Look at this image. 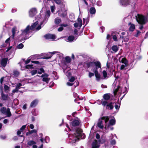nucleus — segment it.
<instances>
[{
	"label": "nucleus",
	"instance_id": "obj_41",
	"mask_svg": "<svg viewBox=\"0 0 148 148\" xmlns=\"http://www.w3.org/2000/svg\"><path fill=\"white\" fill-rule=\"evenodd\" d=\"M43 22H42L40 24V25H39L36 28V30L37 31H38L39 30H40L42 27H41V25H42V24H43Z\"/></svg>",
	"mask_w": 148,
	"mask_h": 148
},
{
	"label": "nucleus",
	"instance_id": "obj_33",
	"mask_svg": "<svg viewBox=\"0 0 148 148\" xmlns=\"http://www.w3.org/2000/svg\"><path fill=\"white\" fill-rule=\"evenodd\" d=\"M35 144H36V142L32 140L29 141L27 143L28 145L29 146H32L35 145Z\"/></svg>",
	"mask_w": 148,
	"mask_h": 148
},
{
	"label": "nucleus",
	"instance_id": "obj_60",
	"mask_svg": "<svg viewBox=\"0 0 148 148\" xmlns=\"http://www.w3.org/2000/svg\"><path fill=\"white\" fill-rule=\"evenodd\" d=\"M31 62L32 63L37 64H39L40 63V62L38 61H32Z\"/></svg>",
	"mask_w": 148,
	"mask_h": 148
},
{
	"label": "nucleus",
	"instance_id": "obj_28",
	"mask_svg": "<svg viewBox=\"0 0 148 148\" xmlns=\"http://www.w3.org/2000/svg\"><path fill=\"white\" fill-rule=\"evenodd\" d=\"M114 107V106L112 103H110L107 105V108L110 110L112 109Z\"/></svg>",
	"mask_w": 148,
	"mask_h": 148
},
{
	"label": "nucleus",
	"instance_id": "obj_6",
	"mask_svg": "<svg viewBox=\"0 0 148 148\" xmlns=\"http://www.w3.org/2000/svg\"><path fill=\"white\" fill-rule=\"evenodd\" d=\"M38 23V21H36L31 25L30 27L29 25L27 26L25 29L22 30L21 35H24L29 32H30V30L34 29Z\"/></svg>",
	"mask_w": 148,
	"mask_h": 148
},
{
	"label": "nucleus",
	"instance_id": "obj_1",
	"mask_svg": "<svg viewBox=\"0 0 148 148\" xmlns=\"http://www.w3.org/2000/svg\"><path fill=\"white\" fill-rule=\"evenodd\" d=\"M109 119V118L108 116H105L102 117L99 119V121L97 123L98 127L101 129H103L105 125V129H110V130H112L113 127L112 126L114 125L115 123V120L114 118L110 120L108 123V121Z\"/></svg>",
	"mask_w": 148,
	"mask_h": 148
},
{
	"label": "nucleus",
	"instance_id": "obj_30",
	"mask_svg": "<svg viewBox=\"0 0 148 148\" xmlns=\"http://www.w3.org/2000/svg\"><path fill=\"white\" fill-rule=\"evenodd\" d=\"M102 104L104 107L107 106V105L108 104L106 100H104L103 99H102Z\"/></svg>",
	"mask_w": 148,
	"mask_h": 148
},
{
	"label": "nucleus",
	"instance_id": "obj_56",
	"mask_svg": "<svg viewBox=\"0 0 148 148\" xmlns=\"http://www.w3.org/2000/svg\"><path fill=\"white\" fill-rule=\"evenodd\" d=\"M5 77H2L1 79H0V83L1 84H2L3 83V80H4V78H5Z\"/></svg>",
	"mask_w": 148,
	"mask_h": 148
},
{
	"label": "nucleus",
	"instance_id": "obj_47",
	"mask_svg": "<svg viewBox=\"0 0 148 148\" xmlns=\"http://www.w3.org/2000/svg\"><path fill=\"white\" fill-rule=\"evenodd\" d=\"M103 76L105 78H106L107 77V73L106 71H103Z\"/></svg>",
	"mask_w": 148,
	"mask_h": 148
},
{
	"label": "nucleus",
	"instance_id": "obj_39",
	"mask_svg": "<svg viewBox=\"0 0 148 148\" xmlns=\"http://www.w3.org/2000/svg\"><path fill=\"white\" fill-rule=\"evenodd\" d=\"M22 86V84L20 83H19L17 84L16 86V88L18 90L21 88V87Z\"/></svg>",
	"mask_w": 148,
	"mask_h": 148
},
{
	"label": "nucleus",
	"instance_id": "obj_59",
	"mask_svg": "<svg viewBox=\"0 0 148 148\" xmlns=\"http://www.w3.org/2000/svg\"><path fill=\"white\" fill-rule=\"evenodd\" d=\"M114 41H117V37L115 35L113 36L112 37Z\"/></svg>",
	"mask_w": 148,
	"mask_h": 148
},
{
	"label": "nucleus",
	"instance_id": "obj_44",
	"mask_svg": "<svg viewBox=\"0 0 148 148\" xmlns=\"http://www.w3.org/2000/svg\"><path fill=\"white\" fill-rule=\"evenodd\" d=\"M38 74H41L44 72V70L42 68H41L40 69V71H38Z\"/></svg>",
	"mask_w": 148,
	"mask_h": 148
},
{
	"label": "nucleus",
	"instance_id": "obj_45",
	"mask_svg": "<svg viewBox=\"0 0 148 148\" xmlns=\"http://www.w3.org/2000/svg\"><path fill=\"white\" fill-rule=\"evenodd\" d=\"M49 76V75L47 74L44 73L42 74L41 76V77L42 78H48Z\"/></svg>",
	"mask_w": 148,
	"mask_h": 148
},
{
	"label": "nucleus",
	"instance_id": "obj_9",
	"mask_svg": "<svg viewBox=\"0 0 148 148\" xmlns=\"http://www.w3.org/2000/svg\"><path fill=\"white\" fill-rule=\"evenodd\" d=\"M0 111L3 114L6 115L8 117H10L11 115L10 109L9 108L6 109L5 108L2 107Z\"/></svg>",
	"mask_w": 148,
	"mask_h": 148
},
{
	"label": "nucleus",
	"instance_id": "obj_22",
	"mask_svg": "<svg viewBox=\"0 0 148 148\" xmlns=\"http://www.w3.org/2000/svg\"><path fill=\"white\" fill-rule=\"evenodd\" d=\"M38 102V100L37 99H35L31 103L30 106L31 107H34L37 104Z\"/></svg>",
	"mask_w": 148,
	"mask_h": 148
},
{
	"label": "nucleus",
	"instance_id": "obj_49",
	"mask_svg": "<svg viewBox=\"0 0 148 148\" xmlns=\"http://www.w3.org/2000/svg\"><path fill=\"white\" fill-rule=\"evenodd\" d=\"M32 65H27L25 67L26 69H29L33 68Z\"/></svg>",
	"mask_w": 148,
	"mask_h": 148
},
{
	"label": "nucleus",
	"instance_id": "obj_18",
	"mask_svg": "<svg viewBox=\"0 0 148 148\" xmlns=\"http://www.w3.org/2000/svg\"><path fill=\"white\" fill-rule=\"evenodd\" d=\"M14 49L12 48V46L9 47L5 51L6 53L8 56L10 55L14 51Z\"/></svg>",
	"mask_w": 148,
	"mask_h": 148
},
{
	"label": "nucleus",
	"instance_id": "obj_62",
	"mask_svg": "<svg viewBox=\"0 0 148 148\" xmlns=\"http://www.w3.org/2000/svg\"><path fill=\"white\" fill-rule=\"evenodd\" d=\"M97 4L99 6H100L102 5V3L100 1H98L97 2Z\"/></svg>",
	"mask_w": 148,
	"mask_h": 148
},
{
	"label": "nucleus",
	"instance_id": "obj_12",
	"mask_svg": "<svg viewBox=\"0 0 148 148\" xmlns=\"http://www.w3.org/2000/svg\"><path fill=\"white\" fill-rule=\"evenodd\" d=\"M44 37L47 39H51L52 40H55L56 38V36L53 34H47L44 36Z\"/></svg>",
	"mask_w": 148,
	"mask_h": 148
},
{
	"label": "nucleus",
	"instance_id": "obj_21",
	"mask_svg": "<svg viewBox=\"0 0 148 148\" xmlns=\"http://www.w3.org/2000/svg\"><path fill=\"white\" fill-rule=\"evenodd\" d=\"M119 61L120 62L124 63L127 66L128 64V62L126 58L120 57L119 59Z\"/></svg>",
	"mask_w": 148,
	"mask_h": 148
},
{
	"label": "nucleus",
	"instance_id": "obj_53",
	"mask_svg": "<svg viewBox=\"0 0 148 148\" xmlns=\"http://www.w3.org/2000/svg\"><path fill=\"white\" fill-rule=\"evenodd\" d=\"M120 105L116 104L114 106V107L116 109H119V108Z\"/></svg>",
	"mask_w": 148,
	"mask_h": 148
},
{
	"label": "nucleus",
	"instance_id": "obj_14",
	"mask_svg": "<svg viewBox=\"0 0 148 148\" xmlns=\"http://www.w3.org/2000/svg\"><path fill=\"white\" fill-rule=\"evenodd\" d=\"M120 3L123 6H126L130 4L131 1L130 0H120Z\"/></svg>",
	"mask_w": 148,
	"mask_h": 148
},
{
	"label": "nucleus",
	"instance_id": "obj_17",
	"mask_svg": "<svg viewBox=\"0 0 148 148\" xmlns=\"http://www.w3.org/2000/svg\"><path fill=\"white\" fill-rule=\"evenodd\" d=\"M59 16L62 18H65L66 17L67 15L66 10L62 11V10L59 11Z\"/></svg>",
	"mask_w": 148,
	"mask_h": 148
},
{
	"label": "nucleus",
	"instance_id": "obj_2",
	"mask_svg": "<svg viewBox=\"0 0 148 148\" xmlns=\"http://www.w3.org/2000/svg\"><path fill=\"white\" fill-rule=\"evenodd\" d=\"M88 67L91 68V71L93 72L97 80L100 79V75L98 73V70L101 68V64L99 61L90 62L87 63Z\"/></svg>",
	"mask_w": 148,
	"mask_h": 148
},
{
	"label": "nucleus",
	"instance_id": "obj_4",
	"mask_svg": "<svg viewBox=\"0 0 148 148\" xmlns=\"http://www.w3.org/2000/svg\"><path fill=\"white\" fill-rule=\"evenodd\" d=\"M136 18L137 22L141 24H145L148 21V17L142 14H137Z\"/></svg>",
	"mask_w": 148,
	"mask_h": 148
},
{
	"label": "nucleus",
	"instance_id": "obj_34",
	"mask_svg": "<svg viewBox=\"0 0 148 148\" xmlns=\"http://www.w3.org/2000/svg\"><path fill=\"white\" fill-rule=\"evenodd\" d=\"M61 21V19L58 18H56L55 20V23L56 24H58Z\"/></svg>",
	"mask_w": 148,
	"mask_h": 148
},
{
	"label": "nucleus",
	"instance_id": "obj_42",
	"mask_svg": "<svg viewBox=\"0 0 148 148\" xmlns=\"http://www.w3.org/2000/svg\"><path fill=\"white\" fill-rule=\"evenodd\" d=\"M56 9V7L55 6L53 5V6H51V12H54V11Z\"/></svg>",
	"mask_w": 148,
	"mask_h": 148
},
{
	"label": "nucleus",
	"instance_id": "obj_46",
	"mask_svg": "<svg viewBox=\"0 0 148 148\" xmlns=\"http://www.w3.org/2000/svg\"><path fill=\"white\" fill-rule=\"evenodd\" d=\"M49 140V137L47 136H46L45 137V142L47 143H48Z\"/></svg>",
	"mask_w": 148,
	"mask_h": 148
},
{
	"label": "nucleus",
	"instance_id": "obj_37",
	"mask_svg": "<svg viewBox=\"0 0 148 148\" xmlns=\"http://www.w3.org/2000/svg\"><path fill=\"white\" fill-rule=\"evenodd\" d=\"M38 72V71L36 70H34L31 71L30 73L31 75L32 76L36 74Z\"/></svg>",
	"mask_w": 148,
	"mask_h": 148
},
{
	"label": "nucleus",
	"instance_id": "obj_16",
	"mask_svg": "<svg viewBox=\"0 0 148 148\" xmlns=\"http://www.w3.org/2000/svg\"><path fill=\"white\" fill-rule=\"evenodd\" d=\"M1 99L3 101L7 100L9 98L8 95L5 94L2 90L1 91Z\"/></svg>",
	"mask_w": 148,
	"mask_h": 148
},
{
	"label": "nucleus",
	"instance_id": "obj_24",
	"mask_svg": "<svg viewBox=\"0 0 148 148\" xmlns=\"http://www.w3.org/2000/svg\"><path fill=\"white\" fill-rule=\"evenodd\" d=\"M128 25L130 26L129 28L130 31L132 32L135 29V26L134 24L130 23L128 24Z\"/></svg>",
	"mask_w": 148,
	"mask_h": 148
},
{
	"label": "nucleus",
	"instance_id": "obj_7",
	"mask_svg": "<svg viewBox=\"0 0 148 148\" xmlns=\"http://www.w3.org/2000/svg\"><path fill=\"white\" fill-rule=\"evenodd\" d=\"M79 124V120L78 119H75L73 120L71 122L70 124V126L73 130L76 131L77 129H79L77 128V127L78 126Z\"/></svg>",
	"mask_w": 148,
	"mask_h": 148
},
{
	"label": "nucleus",
	"instance_id": "obj_58",
	"mask_svg": "<svg viewBox=\"0 0 148 148\" xmlns=\"http://www.w3.org/2000/svg\"><path fill=\"white\" fill-rule=\"evenodd\" d=\"M22 132L20 130H18L17 132V134L18 135H19L20 137H23L22 135H20V134H21V132Z\"/></svg>",
	"mask_w": 148,
	"mask_h": 148
},
{
	"label": "nucleus",
	"instance_id": "obj_26",
	"mask_svg": "<svg viewBox=\"0 0 148 148\" xmlns=\"http://www.w3.org/2000/svg\"><path fill=\"white\" fill-rule=\"evenodd\" d=\"M74 39V37L73 36H69L68 38L67 41L69 42H72Z\"/></svg>",
	"mask_w": 148,
	"mask_h": 148
},
{
	"label": "nucleus",
	"instance_id": "obj_40",
	"mask_svg": "<svg viewBox=\"0 0 148 148\" xmlns=\"http://www.w3.org/2000/svg\"><path fill=\"white\" fill-rule=\"evenodd\" d=\"M13 73V74L15 76H18L19 74V72L18 71H14Z\"/></svg>",
	"mask_w": 148,
	"mask_h": 148
},
{
	"label": "nucleus",
	"instance_id": "obj_27",
	"mask_svg": "<svg viewBox=\"0 0 148 148\" xmlns=\"http://www.w3.org/2000/svg\"><path fill=\"white\" fill-rule=\"evenodd\" d=\"M103 99L108 100L110 98V96L108 94H105L103 96Z\"/></svg>",
	"mask_w": 148,
	"mask_h": 148
},
{
	"label": "nucleus",
	"instance_id": "obj_23",
	"mask_svg": "<svg viewBox=\"0 0 148 148\" xmlns=\"http://www.w3.org/2000/svg\"><path fill=\"white\" fill-rule=\"evenodd\" d=\"M99 146L98 144L97 141L96 140H94L92 143V148H98Z\"/></svg>",
	"mask_w": 148,
	"mask_h": 148
},
{
	"label": "nucleus",
	"instance_id": "obj_43",
	"mask_svg": "<svg viewBox=\"0 0 148 148\" xmlns=\"http://www.w3.org/2000/svg\"><path fill=\"white\" fill-rule=\"evenodd\" d=\"M4 89L5 91H7L9 90L10 89V87H9L8 86L5 85L4 86Z\"/></svg>",
	"mask_w": 148,
	"mask_h": 148
},
{
	"label": "nucleus",
	"instance_id": "obj_63",
	"mask_svg": "<svg viewBox=\"0 0 148 148\" xmlns=\"http://www.w3.org/2000/svg\"><path fill=\"white\" fill-rule=\"evenodd\" d=\"M63 29V27H62V26H61L60 27H59L58 29V31L59 32H61Z\"/></svg>",
	"mask_w": 148,
	"mask_h": 148
},
{
	"label": "nucleus",
	"instance_id": "obj_31",
	"mask_svg": "<svg viewBox=\"0 0 148 148\" xmlns=\"http://www.w3.org/2000/svg\"><path fill=\"white\" fill-rule=\"evenodd\" d=\"M35 56H32L29 58H28L27 59V60H26L25 61V63L26 64H27L28 63H29L30 61V60H31L32 59V58H34V57H35Z\"/></svg>",
	"mask_w": 148,
	"mask_h": 148
},
{
	"label": "nucleus",
	"instance_id": "obj_54",
	"mask_svg": "<svg viewBox=\"0 0 148 148\" xmlns=\"http://www.w3.org/2000/svg\"><path fill=\"white\" fill-rule=\"evenodd\" d=\"M97 103L99 105L102 104V100H98L97 101Z\"/></svg>",
	"mask_w": 148,
	"mask_h": 148
},
{
	"label": "nucleus",
	"instance_id": "obj_50",
	"mask_svg": "<svg viewBox=\"0 0 148 148\" xmlns=\"http://www.w3.org/2000/svg\"><path fill=\"white\" fill-rule=\"evenodd\" d=\"M57 4H60L61 3V0H53Z\"/></svg>",
	"mask_w": 148,
	"mask_h": 148
},
{
	"label": "nucleus",
	"instance_id": "obj_61",
	"mask_svg": "<svg viewBox=\"0 0 148 148\" xmlns=\"http://www.w3.org/2000/svg\"><path fill=\"white\" fill-rule=\"evenodd\" d=\"M72 82H68L66 83V84L68 86H71L73 85V84L72 83Z\"/></svg>",
	"mask_w": 148,
	"mask_h": 148
},
{
	"label": "nucleus",
	"instance_id": "obj_55",
	"mask_svg": "<svg viewBox=\"0 0 148 148\" xmlns=\"http://www.w3.org/2000/svg\"><path fill=\"white\" fill-rule=\"evenodd\" d=\"M94 73L91 72H89V77L91 78L94 75Z\"/></svg>",
	"mask_w": 148,
	"mask_h": 148
},
{
	"label": "nucleus",
	"instance_id": "obj_64",
	"mask_svg": "<svg viewBox=\"0 0 148 148\" xmlns=\"http://www.w3.org/2000/svg\"><path fill=\"white\" fill-rule=\"evenodd\" d=\"M125 66H126L125 64L122 65L121 66L120 69L121 70L123 69Z\"/></svg>",
	"mask_w": 148,
	"mask_h": 148
},
{
	"label": "nucleus",
	"instance_id": "obj_29",
	"mask_svg": "<svg viewBox=\"0 0 148 148\" xmlns=\"http://www.w3.org/2000/svg\"><path fill=\"white\" fill-rule=\"evenodd\" d=\"M112 49L114 52H116L118 50V47L116 45H113L112 47Z\"/></svg>",
	"mask_w": 148,
	"mask_h": 148
},
{
	"label": "nucleus",
	"instance_id": "obj_32",
	"mask_svg": "<svg viewBox=\"0 0 148 148\" xmlns=\"http://www.w3.org/2000/svg\"><path fill=\"white\" fill-rule=\"evenodd\" d=\"M96 10L95 8H91L90 10V13L92 14H94L95 13Z\"/></svg>",
	"mask_w": 148,
	"mask_h": 148
},
{
	"label": "nucleus",
	"instance_id": "obj_13",
	"mask_svg": "<svg viewBox=\"0 0 148 148\" xmlns=\"http://www.w3.org/2000/svg\"><path fill=\"white\" fill-rule=\"evenodd\" d=\"M82 25V19L78 18L77 19V22L75 23L74 24V26L75 27H79L80 28Z\"/></svg>",
	"mask_w": 148,
	"mask_h": 148
},
{
	"label": "nucleus",
	"instance_id": "obj_15",
	"mask_svg": "<svg viewBox=\"0 0 148 148\" xmlns=\"http://www.w3.org/2000/svg\"><path fill=\"white\" fill-rule=\"evenodd\" d=\"M37 11L35 8H32L30 9L29 11V16L31 17H33L37 13Z\"/></svg>",
	"mask_w": 148,
	"mask_h": 148
},
{
	"label": "nucleus",
	"instance_id": "obj_5",
	"mask_svg": "<svg viewBox=\"0 0 148 148\" xmlns=\"http://www.w3.org/2000/svg\"><path fill=\"white\" fill-rule=\"evenodd\" d=\"M125 87L121 88L118 85L115 86L113 90L114 95L115 96H117L120 97L121 93H125L124 91H123V89H125Z\"/></svg>",
	"mask_w": 148,
	"mask_h": 148
},
{
	"label": "nucleus",
	"instance_id": "obj_25",
	"mask_svg": "<svg viewBox=\"0 0 148 148\" xmlns=\"http://www.w3.org/2000/svg\"><path fill=\"white\" fill-rule=\"evenodd\" d=\"M17 28L16 27H14L12 29V37L13 38L15 36V32L16 31Z\"/></svg>",
	"mask_w": 148,
	"mask_h": 148
},
{
	"label": "nucleus",
	"instance_id": "obj_10",
	"mask_svg": "<svg viewBox=\"0 0 148 148\" xmlns=\"http://www.w3.org/2000/svg\"><path fill=\"white\" fill-rule=\"evenodd\" d=\"M71 62V58L69 56H66L65 58V60L62 62V67L65 66V67H68Z\"/></svg>",
	"mask_w": 148,
	"mask_h": 148
},
{
	"label": "nucleus",
	"instance_id": "obj_57",
	"mask_svg": "<svg viewBox=\"0 0 148 148\" xmlns=\"http://www.w3.org/2000/svg\"><path fill=\"white\" fill-rule=\"evenodd\" d=\"M18 90L16 88H15V89L13 90L12 91V93H13L12 95H13V94L15 93V92H18Z\"/></svg>",
	"mask_w": 148,
	"mask_h": 148
},
{
	"label": "nucleus",
	"instance_id": "obj_52",
	"mask_svg": "<svg viewBox=\"0 0 148 148\" xmlns=\"http://www.w3.org/2000/svg\"><path fill=\"white\" fill-rule=\"evenodd\" d=\"M26 127V125H23L20 128V130L21 131L23 132V131L24 130V129Z\"/></svg>",
	"mask_w": 148,
	"mask_h": 148
},
{
	"label": "nucleus",
	"instance_id": "obj_3",
	"mask_svg": "<svg viewBox=\"0 0 148 148\" xmlns=\"http://www.w3.org/2000/svg\"><path fill=\"white\" fill-rule=\"evenodd\" d=\"M82 131L81 129H78L75 131L74 135H70L69 137V139L71 140V142L74 143L78 139L85 138V136L84 134L82 133Z\"/></svg>",
	"mask_w": 148,
	"mask_h": 148
},
{
	"label": "nucleus",
	"instance_id": "obj_19",
	"mask_svg": "<svg viewBox=\"0 0 148 148\" xmlns=\"http://www.w3.org/2000/svg\"><path fill=\"white\" fill-rule=\"evenodd\" d=\"M8 60V58H3L2 59L1 61V64L3 67H5L7 64Z\"/></svg>",
	"mask_w": 148,
	"mask_h": 148
},
{
	"label": "nucleus",
	"instance_id": "obj_38",
	"mask_svg": "<svg viewBox=\"0 0 148 148\" xmlns=\"http://www.w3.org/2000/svg\"><path fill=\"white\" fill-rule=\"evenodd\" d=\"M49 79H50L48 77V78H42V80L44 82H45L46 83H48Z\"/></svg>",
	"mask_w": 148,
	"mask_h": 148
},
{
	"label": "nucleus",
	"instance_id": "obj_20",
	"mask_svg": "<svg viewBox=\"0 0 148 148\" xmlns=\"http://www.w3.org/2000/svg\"><path fill=\"white\" fill-rule=\"evenodd\" d=\"M50 14L51 12L49 10H48L46 11L45 18L43 21L44 22L45 21V22H47L48 20V19L50 16Z\"/></svg>",
	"mask_w": 148,
	"mask_h": 148
},
{
	"label": "nucleus",
	"instance_id": "obj_48",
	"mask_svg": "<svg viewBox=\"0 0 148 148\" xmlns=\"http://www.w3.org/2000/svg\"><path fill=\"white\" fill-rule=\"evenodd\" d=\"M75 80V77H71L69 80V81L71 82H73Z\"/></svg>",
	"mask_w": 148,
	"mask_h": 148
},
{
	"label": "nucleus",
	"instance_id": "obj_8",
	"mask_svg": "<svg viewBox=\"0 0 148 148\" xmlns=\"http://www.w3.org/2000/svg\"><path fill=\"white\" fill-rule=\"evenodd\" d=\"M57 53V55L59 56V57H62L63 56V54L62 53H60L57 51H54L52 52H50L48 53L47 55L43 57V59H48L51 58L52 56V55L55 54Z\"/></svg>",
	"mask_w": 148,
	"mask_h": 148
},
{
	"label": "nucleus",
	"instance_id": "obj_36",
	"mask_svg": "<svg viewBox=\"0 0 148 148\" xmlns=\"http://www.w3.org/2000/svg\"><path fill=\"white\" fill-rule=\"evenodd\" d=\"M23 47V45L21 43L17 45L16 48L18 49H22Z\"/></svg>",
	"mask_w": 148,
	"mask_h": 148
},
{
	"label": "nucleus",
	"instance_id": "obj_35",
	"mask_svg": "<svg viewBox=\"0 0 148 148\" xmlns=\"http://www.w3.org/2000/svg\"><path fill=\"white\" fill-rule=\"evenodd\" d=\"M37 131L36 130L34 129L30 131H29V132H27L26 133V134L27 135L28 134H32L33 133H36Z\"/></svg>",
	"mask_w": 148,
	"mask_h": 148
},
{
	"label": "nucleus",
	"instance_id": "obj_51",
	"mask_svg": "<svg viewBox=\"0 0 148 148\" xmlns=\"http://www.w3.org/2000/svg\"><path fill=\"white\" fill-rule=\"evenodd\" d=\"M110 143L112 145H115L116 143L115 140L114 139L110 141Z\"/></svg>",
	"mask_w": 148,
	"mask_h": 148
},
{
	"label": "nucleus",
	"instance_id": "obj_11",
	"mask_svg": "<svg viewBox=\"0 0 148 148\" xmlns=\"http://www.w3.org/2000/svg\"><path fill=\"white\" fill-rule=\"evenodd\" d=\"M62 69L64 73L67 76L69 77L71 75V73L70 71V68L69 67H65V66H64L62 67Z\"/></svg>",
	"mask_w": 148,
	"mask_h": 148
}]
</instances>
